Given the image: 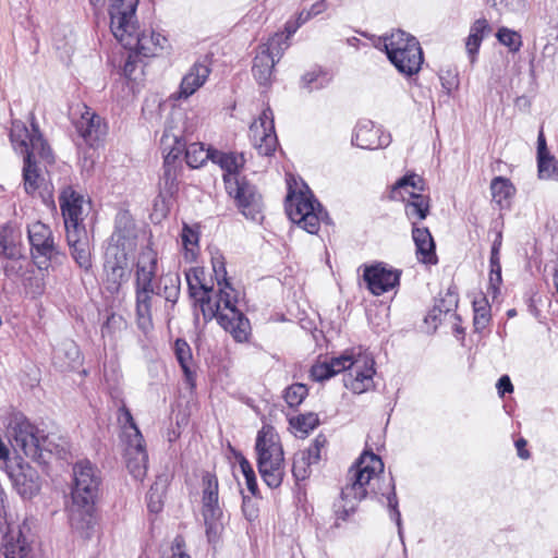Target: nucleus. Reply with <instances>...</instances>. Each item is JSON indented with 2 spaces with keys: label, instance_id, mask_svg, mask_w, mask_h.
Listing matches in <instances>:
<instances>
[{
  "label": "nucleus",
  "instance_id": "5701e85b",
  "mask_svg": "<svg viewBox=\"0 0 558 558\" xmlns=\"http://www.w3.org/2000/svg\"><path fill=\"white\" fill-rule=\"evenodd\" d=\"M195 131L193 126H186L181 135L173 134V145L171 147H180V156L184 154V160L191 169H199L204 167L208 160L211 161L214 146L206 147L202 142H193L187 144V136Z\"/></svg>",
  "mask_w": 558,
  "mask_h": 558
},
{
  "label": "nucleus",
  "instance_id": "603ef678",
  "mask_svg": "<svg viewBox=\"0 0 558 558\" xmlns=\"http://www.w3.org/2000/svg\"><path fill=\"white\" fill-rule=\"evenodd\" d=\"M302 81L307 89L313 90L322 87L328 81V76L323 71H312L304 74Z\"/></svg>",
  "mask_w": 558,
  "mask_h": 558
},
{
  "label": "nucleus",
  "instance_id": "c756f323",
  "mask_svg": "<svg viewBox=\"0 0 558 558\" xmlns=\"http://www.w3.org/2000/svg\"><path fill=\"white\" fill-rule=\"evenodd\" d=\"M366 497L360 496L356 492H348L343 486L339 499L332 505L333 524L332 527L339 529L343 523L350 522L359 508V504Z\"/></svg>",
  "mask_w": 558,
  "mask_h": 558
},
{
  "label": "nucleus",
  "instance_id": "f8f14e48",
  "mask_svg": "<svg viewBox=\"0 0 558 558\" xmlns=\"http://www.w3.org/2000/svg\"><path fill=\"white\" fill-rule=\"evenodd\" d=\"M290 43H284L283 33H275L259 50L253 60L252 73L256 82L269 87L274 80V69Z\"/></svg>",
  "mask_w": 558,
  "mask_h": 558
},
{
  "label": "nucleus",
  "instance_id": "423d86ee",
  "mask_svg": "<svg viewBox=\"0 0 558 558\" xmlns=\"http://www.w3.org/2000/svg\"><path fill=\"white\" fill-rule=\"evenodd\" d=\"M425 189L426 183L423 177L410 172L400 178L389 192V199L405 204V215L412 227H417V223L429 214L430 198L424 194Z\"/></svg>",
  "mask_w": 558,
  "mask_h": 558
},
{
  "label": "nucleus",
  "instance_id": "4d7b16f0",
  "mask_svg": "<svg viewBox=\"0 0 558 558\" xmlns=\"http://www.w3.org/2000/svg\"><path fill=\"white\" fill-rule=\"evenodd\" d=\"M137 54L130 53L123 65V74L128 78H132L137 68Z\"/></svg>",
  "mask_w": 558,
  "mask_h": 558
},
{
  "label": "nucleus",
  "instance_id": "39448f33",
  "mask_svg": "<svg viewBox=\"0 0 558 558\" xmlns=\"http://www.w3.org/2000/svg\"><path fill=\"white\" fill-rule=\"evenodd\" d=\"M255 451L263 482L271 489L280 487L286 475L284 451L274 426L266 424L258 430Z\"/></svg>",
  "mask_w": 558,
  "mask_h": 558
},
{
  "label": "nucleus",
  "instance_id": "20e7f679",
  "mask_svg": "<svg viewBox=\"0 0 558 558\" xmlns=\"http://www.w3.org/2000/svg\"><path fill=\"white\" fill-rule=\"evenodd\" d=\"M158 269V254L150 246L144 247L135 264V323L137 328L149 338L154 331L153 320L154 286Z\"/></svg>",
  "mask_w": 558,
  "mask_h": 558
},
{
  "label": "nucleus",
  "instance_id": "2eb2a0df",
  "mask_svg": "<svg viewBox=\"0 0 558 558\" xmlns=\"http://www.w3.org/2000/svg\"><path fill=\"white\" fill-rule=\"evenodd\" d=\"M227 194L233 199L238 210L247 219L262 218L263 198L256 187L243 177L225 185Z\"/></svg>",
  "mask_w": 558,
  "mask_h": 558
},
{
  "label": "nucleus",
  "instance_id": "2f4dec72",
  "mask_svg": "<svg viewBox=\"0 0 558 558\" xmlns=\"http://www.w3.org/2000/svg\"><path fill=\"white\" fill-rule=\"evenodd\" d=\"M0 255L9 259L23 256L21 231L12 225L0 227Z\"/></svg>",
  "mask_w": 558,
  "mask_h": 558
},
{
  "label": "nucleus",
  "instance_id": "393cba45",
  "mask_svg": "<svg viewBox=\"0 0 558 558\" xmlns=\"http://www.w3.org/2000/svg\"><path fill=\"white\" fill-rule=\"evenodd\" d=\"M33 533L27 522L16 527H9L3 536V554L5 558H27L33 551Z\"/></svg>",
  "mask_w": 558,
  "mask_h": 558
},
{
  "label": "nucleus",
  "instance_id": "09e8293b",
  "mask_svg": "<svg viewBox=\"0 0 558 558\" xmlns=\"http://www.w3.org/2000/svg\"><path fill=\"white\" fill-rule=\"evenodd\" d=\"M538 175L545 180H558V162L554 156L537 158Z\"/></svg>",
  "mask_w": 558,
  "mask_h": 558
},
{
  "label": "nucleus",
  "instance_id": "0eeeda50",
  "mask_svg": "<svg viewBox=\"0 0 558 558\" xmlns=\"http://www.w3.org/2000/svg\"><path fill=\"white\" fill-rule=\"evenodd\" d=\"M384 47L389 61L400 73L412 76L420 72L424 56L414 36L401 29L392 31L384 37Z\"/></svg>",
  "mask_w": 558,
  "mask_h": 558
},
{
  "label": "nucleus",
  "instance_id": "e433bc0d",
  "mask_svg": "<svg viewBox=\"0 0 558 558\" xmlns=\"http://www.w3.org/2000/svg\"><path fill=\"white\" fill-rule=\"evenodd\" d=\"M492 202L495 203L499 209H509L512 199L517 193V189L510 179L505 177H495L490 181Z\"/></svg>",
  "mask_w": 558,
  "mask_h": 558
},
{
  "label": "nucleus",
  "instance_id": "4be33fe9",
  "mask_svg": "<svg viewBox=\"0 0 558 558\" xmlns=\"http://www.w3.org/2000/svg\"><path fill=\"white\" fill-rule=\"evenodd\" d=\"M78 113L80 117L74 118L72 123L84 142L88 146L94 147L106 136L108 131L107 123L92 108L84 104L78 106Z\"/></svg>",
  "mask_w": 558,
  "mask_h": 558
},
{
  "label": "nucleus",
  "instance_id": "ddd939ff",
  "mask_svg": "<svg viewBox=\"0 0 558 558\" xmlns=\"http://www.w3.org/2000/svg\"><path fill=\"white\" fill-rule=\"evenodd\" d=\"M27 238L34 263L39 269H47L60 255L50 227L39 220L34 221L27 226Z\"/></svg>",
  "mask_w": 558,
  "mask_h": 558
},
{
  "label": "nucleus",
  "instance_id": "72a5a7b5",
  "mask_svg": "<svg viewBox=\"0 0 558 558\" xmlns=\"http://www.w3.org/2000/svg\"><path fill=\"white\" fill-rule=\"evenodd\" d=\"M349 361L345 357V350L339 356H332L329 360H317L310 368V378L313 381H324L337 374L344 372V363Z\"/></svg>",
  "mask_w": 558,
  "mask_h": 558
},
{
  "label": "nucleus",
  "instance_id": "cd10ccee",
  "mask_svg": "<svg viewBox=\"0 0 558 558\" xmlns=\"http://www.w3.org/2000/svg\"><path fill=\"white\" fill-rule=\"evenodd\" d=\"M210 73L209 64L195 62L182 77L179 89L170 98L173 100L187 99L207 82Z\"/></svg>",
  "mask_w": 558,
  "mask_h": 558
},
{
  "label": "nucleus",
  "instance_id": "1a4fd4ad",
  "mask_svg": "<svg viewBox=\"0 0 558 558\" xmlns=\"http://www.w3.org/2000/svg\"><path fill=\"white\" fill-rule=\"evenodd\" d=\"M286 211L292 222L311 234H317L320 229L323 208L314 195L305 186L295 191L289 185L286 198Z\"/></svg>",
  "mask_w": 558,
  "mask_h": 558
},
{
  "label": "nucleus",
  "instance_id": "a19ab883",
  "mask_svg": "<svg viewBox=\"0 0 558 558\" xmlns=\"http://www.w3.org/2000/svg\"><path fill=\"white\" fill-rule=\"evenodd\" d=\"M23 183L25 192L32 197H35L37 194H41V189L47 190V183L39 172L36 158L24 161Z\"/></svg>",
  "mask_w": 558,
  "mask_h": 558
},
{
  "label": "nucleus",
  "instance_id": "de8ad7c7",
  "mask_svg": "<svg viewBox=\"0 0 558 558\" xmlns=\"http://www.w3.org/2000/svg\"><path fill=\"white\" fill-rule=\"evenodd\" d=\"M498 41L506 46L510 52L515 53L519 52L522 47V37L521 35L508 27H500L496 34Z\"/></svg>",
  "mask_w": 558,
  "mask_h": 558
},
{
  "label": "nucleus",
  "instance_id": "6ab92c4d",
  "mask_svg": "<svg viewBox=\"0 0 558 558\" xmlns=\"http://www.w3.org/2000/svg\"><path fill=\"white\" fill-rule=\"evenodd\" d=\"M248 137L259 155L271 156L276 151L278 138L275 131L274 112L269 106L251 123Z\"/></svg>",
  "mask_w": 558,
  "mask_h": 558
},
{
  "label": "nucleus",
  "instance_id": "864d4df0",
  "mask_svg": "<svg viewBox=\"0 0 558 558\" xmlns=\"http://www.w3.org/2000/svg\"><path fill=\"white\" fill-rule=\"evenodd\" d=\"M185 539L182 535H177L171 545V556L169 558H191L185 553Z\"/></svg>",
  "mask_w": 558,
  "mask_h": 558
},
{
  "label": "nucleus",
  "instance_id": "9b49d317",
  "mask_svg": "<svg viewBox=\"0 0 558 558\" xmlns=\"http://www.w3.org/2000/svg\"><path fill=\"white\" fill-rule=\"evenodd\" d=\"M202 517L206 527L208 542H216L223 530L221 522L222 510L219 505V481L210 471L202 474Z\"/></svg>",
  "mask_w": 558,
  "mask_h": 558
},
{
  "label": "nucleus",
  "instance_id": "7ed1b4c3",
  "mask_svg": "<svg viewBox=\"0 0 558 558\" xmlns=\"http://www.w3.org/2000/svg\"><path fill=\"white\" fill-rule=\"evenodd\" d=\"M123 219L124 226H116L105 253L102 284L112 295L118 294L129 279V254L136 245L133 220L128 217Z\"/></svg>",
  "mask_w": 558,
  "mask_h": 558
},
{
  "label": "nucleus",
  "instance_id": "ea45409f",
  "mask_svg": "<svg viewBox=\"0 0 558 558\" xmlns=\"http://www.w3.org/2000/svg\"><path fill=\"white\" fill-rule=\"evenodd\" d=\"M327 3L325 0H320L312 4L308 10H302L295 15V19H290L284 24L283 38L284 43H289L290 38L296 33V31L307 23L313 17L324 13L327 10Z\"/></svg>",
  "mask_w": 558,
  "mask_h": 558
},
{
  "label": "nucleus",
  "instance_id": "7c9ffc66",
  "mask_svg": "<svg viewBox=\"0 0 558 558\" xmlns=\"http://www.w3.org/2000/svg\"><path fill=\"white\" fill-rule=\"evenodd\" d=\"M412 238L416 248V258L426 265H435L438 262L434 239L426 227H413Z\"/></svg>",
  "mask_w": 558,
  "mask_h": 558
},
{
  "label": "nucleus",
  "instance_id": "a878e982",
  "mask_svg": "<svg viewBox=\"0 0 558 558\" xmlns=\"http://www.w3.org/2000/svg\"><path fill=\"white\" fill-rule=\"evenodd\" d=\"M84 196L73 186H64L59 195V205L65 231L85 228L83 221Z\"/></svg>",
  "mask_w": 558,
  "mask_h": 558
},
{
  "label": "nucleus",
  "instance_id": "5fc2aeb1",
  "mask_svg": "<svg viewBox=\"0 0 558 558\" xmlns=\"http://www.w3.org/2000/svg\"><path fill=\"white\" fill-rule=\"evenodd\" d=\"M122 322V317L116 315L114 313L110 314L106 322L101 326V335L111 336L114 332V327Z\"/></svg>",
  "mask_w": 558,
  "mask_h": 558
},
{
  "label": "nucleus",
  "instance_id": "774afa93",
  "mask_svg": "<svg viewBox=\"0 0 558 558\" xmlns=\"http://www.w3.org/2000/svg\"><path fill=\"white\" fill-rule=\"evenodd\" d=\"M500 263V253L490 251L489 264Z\"/></svg>",
  "mask_w": 558,
  "mask_h": 558
},
{
  "label": "nucleus",
  "instance_id": "3c124183",
  "mask_svg": "<svg viewBox=\"0 0 558 558\" xmlns=\"http://www.w3.org/2000/svg\"><path fill=\"white\" fill-rule=\"evenodd\" d=\"M327 445H328L327 437L323 434H318L314 438L311 446L307 449L302 450L301 452L306 457V459H308L311 462L316 464L320 461L322 452H323V450L326 449Z\"/></svg>",
  "mask_w": 558,
  "mask_h": 558
},
{
  "label": "nucleus",
  "instance_id": "bf43d9fd",
  "mask_svg": "<svg viewBox=\"0 0 558 558\" xmlns=\"http://www.w3.org/2000/svg\"><path fill=\"white\" fill-rule=\"evenodd\" d=\"M514 445L517 448L518 456L521 459L527 460L531 457L530 451L526 449L527 441L523 437H520L519 439H517Z\"/></svg>",
  "mask_w": 558,
  "mask_h": 558
},
{
  "label": "nucleus",
  "instance_id": "58836bf2",
  "mask_svg": "<svg viewBox=\"0 0 558 558\" xmlns=\"http://www.w3.org/2000/svg\"><path fill=\"white\" fill-rule=\"evenodd\" d=\"M493 28L485 17L477 19L470 27V34L465 39V49L471 63L476 61L483 39L492 33Z\"/></svg>",
  "mask_w": 558,
  "mask_h": 558
},
{
  "label": "nucleus",
  "instance_id": "b1692460",
  "mask_svg": "<svg viewBox=\"0 0 558 558\" xmlns=\"http://www.w3.org/2000/svg\"><path fill=\"white\" fill-rule=\"evenodd\" d=\"M183 165L180 160V147H171L163 157L162 175L159 181V194L162 197H174L180 190Z\"/></svg>",
  "mask_w": 558,
  "mask_h": 558
},
{
  "label": "nucleus",
  "instance_id": "6e6552de",
  "mask_svg": "<svg viewBox=\"0 0 558 558\" xmlns=\"http://www.w3.org/2000/svg\"><path fill=\"white\" fill-rule=\"evenodd\" d=\"M343 385L354 395H362L375 389L376 362L373 353L355 345L345 349Z\"/></svg>",
  "mask_w": 558,
  "mask_h": 558
},
{
  "label": "nucleus",
  "instance_id": "a18cd8bd",
  "mask_svg": "<svg viewBox=\"0 0 558 558\" xmlns=\"http://www.w3.org/2000/svg\"><path fill=\"white\" fill-rule=\"evenodd\" d=\"M308 392L305 384L294 383L283 390L282 398L290 409L296 410L307 398Z\"/></svg>",
  "mask_w": 558,
  "mask_h": 558
},
{
  "label": "nucleus",
  "instance_id": "052dcab7",
  "mask_svg": "<svg viewBox=\"0 0 558 558\" xmlns=\"http://www.w3.org/2000/svg\"><path fill=\"white\" fill-rule=\"evenodd\" d=\"M490 265L489 280L493 284H499L501 282V264L494 263Z\"/></svg>",
  "mask_w": 558,
  "mask_h": 558
},
{
  "label": "nucleus",
  "instance_id": "9d476101",
  "mask_svg": "<svg viewBox=\"0 0 558 558\" xmlns=\"http://www.w3.org/2000/svg\"><path fill=\"white\" fill-rule=\"evenodd\" d=\"M9 137L14 151L23 155L24 161L38 157L48 163L53 162L52 150L34 121L29 130L25 122L13 120Z\"/></svg>",
  "mask_w": 558,
  "mask_h": 558
},
{
  "label": "nucleus",
  "instance_id": "dca6fc26",
  "mask_svg": "<svg viewBox=\"0 0 558 558\" xmlns=\"http://www.w3.org/2000/svg\"><path fill=\"white\" fill-rule=\"evenodd\" d=\"M363 270V281L367 290L375 296H380L400 284L402 271L384 262L364 264L360 267Z\"/></svg>",
  "mask_w": 558,
  "mask_h": 558
},
{
  "label": "nucleus",
  "instance_id": "473e14b6",
  "mask_svg": "<svg viewBox=\"0 0 558 558\" xmlns=\"http://www.w3.org/2000/svg\"><path fill=\"white\" fill-rule=\"evenodd\" d=\"M126 466L135 478H142L146 474L148 454L145 439L126 444L125 449Z\"/></svg>",
  "mask_w": 558,
  "mask_h": 558
},
{
  "label": "nucleus",
  "instance_id": "c9c22d12",
  "mask_svg": "<svg viewBox=\"0 0 558 558\" xmlns=\"http://www.w3.org/2000/svg\"><path fill=\"white\" fill-rule=\"evenodd\" d=\"M353 144L362 149H377L385 144L381 131L372 122L359 124L355 129Z\"/></svg>",
  "mask_w": 558,
  "mask_h": 558
},
{
  "label": "nucleus",
  "instance_id": "79ce46f5",
  "mask_svg": "<svg viewBox=\"0 0 558 558\" xmlns=\"http://www.w3.org/2000/svg\"><path fill=\"white\" fill-rule=\"evenodd\" d=\"M119 423L122 425L123 434L126 438V444H132V441H143L144 437L136 425L134 417L126 405H122L119 409Z\"/></svg>",
  "mask_w": 558,
  "mask_h": 558
},
{
  "label": "nucleus",
  "instance_id": "f257e3e1",
  "mask_svg": "<svg viewBox=\"0 0 558 558\" xmlns=\"http://www.w3.org/2000/svg\"><path fill=\"white\" fill-rule=\"evenodd\" d=\"M226 257L220 252L211 255L214 277L205 268L194 266L184 271L190 296L199 307L204 320L216 318L234 341L247 342L251 337L248 318L236 307L239 292L228 277Z\"/></svg>",
  "mask_w": 558,
  "mask_h": 558
},
{
  "label": "nucleus",
  "instance_id": "c85d7f7f",
  "mask_svg": "<svg viewBox=\"0 0 558 558\" xmlns=\"http://www.w3.org/2000/svg\"><path fill=\"white\" fill-rule=\"evenodd\" d=\"M65 233L71 256L81 269L86 272L89 271L92 269L93 263L90 244L86 228L68 230Z\"/></svg>",
  "mask_w": 558,
  "mask_h": 558
},
{
  "label": "nucleus",
  "instance_id": "8fccbe9b",
  "mask_svg": "<svg viewBox=\"0 0 558 558\" xmlns=\"http://www.w3.org/2000/svg\"><path fill=\"white\" fill-rule=\"evenodd\" d=\"M314 463L311 462L300 451L294 454L292 462V474L296 481H304L311 475V466Z\"/></svg>",
  "mask_w": 558,
  "mask_h": 558
},
{
  "label": "nucleus",
  "instance_id": "f03ea898",
  "mask_svg": "<svg viewBox=\"0 0 558 558\" xmlns=\"http://www.w3.org/2000/svg\"><path fill=\"white\" fill-rule=\"evenodd\" d=\"M384 462L381 458L375 454L372 449H365L354 464L348 471V492H356L360 496L386 497L388 508L400 519L398 509V497L396 485L392 477L387 483H380L384 474Z\"/></svg>",
  "mask_w": 558,
  "mask_h": 558
},
{
  "label": "nucleus",
  "instance_id": "4c0bfd02",
  "mask_svg": "<svg viewBox=\"0 0 558 558\" xmlns=\"http://www.w3.org/2000/svg\"><path fill=\"white\" fill-rule=\"evenodd\" d=\"M174 355L184 374L185 383L190 389L196 386V373L193 368V353L186 340L179 338L173 347Z\"/></svg>",
  "mask_w": 558,
  "mask_h": 558
},
{
  "label": "nucleus",
  "instance_id": "e2e57ef3",
  "mask_svg": "<svg viewBox=\"0 0 558 558\" xmlns=\"http://www.w3.org/2000/svg\"><path fill=\"white\" fill-rule=\"evenodd\" d=\"M234 457L239 463L242 474H246L247 472L254 470L251 462L241 452H236Z\"/></svg>",
  "mask_w": 558,
  "mask_h": 558
},
{
  "label": "nucleus",
  "instance_id": "6e6d98bb",
  "mask_svg": "<svg viewBox=\"0 0 558 558\" xmlns=\"http://www.w3.org/2000/svg\"><path fill=\"white\" fill-rule=\"evenodd\" d=\"M498 390V395L502 398L506 393H511L513 391V385L508 375H502L496 385Z\"/></svg>",
  "mask_w": 558,
  "mask_h": 558
},
{
  "label": "nucleus",
  "instance_id": "49530a36",
  "mask_svg": "<svg viewBox=\"0 0 558 558\" xmlns=\"http://www.w3.org/2000/svg\"><path fill=\"white\" fill-rule=\"evenodd\" d=\"M159 293L167 302L175 303L180 295V278L178 275H167L160 280Z\"/></svg>",
  "mask_w": 558,
  "mask_h": 558
},
{
  "label": "nucleus",
  "instance_id": "aec40b11",
  "mask_svg": "<svg viewBox=\"0 0 558 558\" xmlns=\"http://www.w3.org/2000/svg\"><path fill=\"white\" fill-rule=\"evenodd\" d=\"M12 447L32 460L41 457V437L38 428L26 418H16L11 425Z\"/></svg>",
  "mask_w": 558,
  "mask_h": 558
},
{
  "label": "nucleus",
  "instance_id": "bb28decb",
  "mask_svg": "<svg viewBox=\"0 0 558 558\" xmlns=\"http://www.w3.org/2000/svg\"><path fill=\"white\" fill-rule=\"evenodd\" d=\"M211 154V162L222 171L225 185L243 178L240 175L246 165V158L243 153L236 150L225 151L214 148Z\"/></svg>",
  "mask_w": 558,
  "mask_h": 558
},
{
  "label": "nucleus",
  "instance_id": "37998d69",
  "mask_svg": "<svg viewBox=\"0 0 558 558\" xmlns=\"http://www.w3.org/2000/svg\"><path fill=\"white\" fill-rule=\"evenodd\" d=\"M473 325L476 331L484 330L492 320V307L486 296H481L473 301Z\"/></svg>",
  "mask_w": 558,
  "mask_h": 558
},
{
  "label": "nucleus",
  "instance_id": "680f3d73",
  "mask_svg": "<svg viewBox=\"0 0 558 558\" xmlns=\"http://www.w3.org/2000/svg\"><path fill=\"white\" fill-rule=\"evenodd\" d=\"M544 132L541 131L537 137V158L549 156Z\"/></svg>",
  "mask_w": 558,
  "mask_h": 558
},
{
  "label": "nucleus",
  "instance_id": "13d9d810",
  "mask_svg": "<svg viewBox=\"0 0 558 558\" xmlns=\"http://www.w3.org/2000/svg\"><path fill=\"white\" fill-rule=\"evenodd\" d=\"M246 483V487L253 496H257L259 494L258 484L256 480L255 471H250L246 474H243Z\"/></svg>",
  "mask_w": 558,
  "mask_h": 558
},
{
  "label": "nucleus",
  "instance_id": "c03bdc74",
  "mask_svg": "<svg viewBox=\"0 0 558 558\" xmlns=\"http://www.w3.org/2000/svg\"><path fill=\"white\" fill-rule=\"evenodd\" d=\"M289 424L294 429L295 434L305 437L319 425V418L318 415L313 412L302 413L290 417Z\"/></svg>",
  "mask_w": 558,
  "mask_h": 558
},
{
  "label": "nucleus",
  "instance_id": "69168bd1",
  "mask_svg": "<svg viewBox=\"0 0 558 558\" xmlns=\"http://www.w3.org/2000/svg\"><path fill=\"white\" fill-rule=\"evenodd\" d=\"M153 497H154V495L151 494L149 496V501H148L147 506H148V509L150 512L158 513L161 510L162 505H161L160 500L154 501Z\"/></svg>",
  "mask_w": 558,
  "mask_h": 558
},
{
  "label": "nucleus",
  "instance_id": "a211bd4d",
  "mask_svg": "<svg viewBox=\"0 0 558 558\" xmlns=\"http://www.w3.org/2000/svg\"><path fill=\"white\" fill-rule=\"evenodd\" d=\"M73 473L74 487L72 498L74 504L81 507L93 504L100 484L97 469L89 461L84 460L73 466Z\"/></svg>",
  "mask_w": 558,
  "mask_h": 558
},
{
  "label": "nucleus",
  "instance_id": "f704fd0d",
  "mask_svg": "<svg viewBox=\"0 0 558 558\" xmlns=\"http://www.w3.org/2000/svg\"><path fill=\"white\" fill-rule=\"evenodd\" d=\"M182 256L186 263H195L201 254V226L183 223L180 233Z\"/></svg>",
  "mask_w": 558,
  "mask_h": 558
},
{
  "label": "nucleus",
  "instance_id": "338daca9",
  "mask_svg": "<svg viewBox=\"0 0 558 558\" xmlns=\"http://www.w3.org/2000/svg\"><path fill=\"white\" fill-rule=\"evenodd\" d=\"M106 0H88L89 4L98 10L104 7Z\"/></svg>",
  "mask_w": 558,
  "mask_h": 558
},
{
  "label": "nucleus",
  "instance_id": "4468645a",
  "mask_svg": "<svg viewBox=\"0 0 558 558\" xmlns=\"http://www.w3.org/2000/svg\"><path fill=\"white\" fill-rule=\"evenodd\" d=\"M140 0H110V29L118 41L130 44V32L138 28L136 10Z\"/></svg>",
  "mask_w": 558,
  "mask_h": 558
},
{
  "label": "nucleus",
  "instance_id": "0e129e2a",
  "mask_svg": "<svg viewBox=\"0 0 558 558\" xmlns=\"http://www.w3.org/2000/svg\"><path fill=\"white\" fill-rule=\"evenodd\" d=\"M501 246H502V232L500 230H497L495 232V239L493 241L490 251L500 253Z\"/></svg>",
  "mask_w": 558,
  "mask_h": 558
},
{
  "label": "nucleus",
  "instance_id": "f3484780",
  "mask_svg": "<svg viewBox=\"0 0 558 558\" xmlns=\"http://www.w3.org/2000/svg\"><path fill=\"white\" fill-rule=\"evenodd\" d=\"M133 29L130 32V44L119 41L124 48L134 51L135 54L144 58H157L167 53L171 45L163 34L153 28H145L142 32Z\"/></svg>",
  "mask_w": 558,
  "mask_h": 558
},
{
  "label": "nucleus",
  "instance_id": "412c9836",
  "mask_svg": "<svg viewBox=\"0 0 558 558\" xmlns=\"http://www.w3.org/2000/svg\"><path fill=\"white\" fill-rule=\"evenodd\" d=\"M14 488L23 498H32L40 489L38 472L21 456L10 460L5 466Z\"/></svg>",
  "mask_w": 558,
  "mask_h": 558
}]
</instances>
